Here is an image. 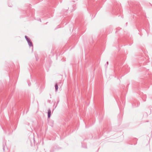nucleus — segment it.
Listing matches in <instances>:
<instances>
[{"label":"nucleus","instance_id":"nucleus-1","mask_svg":"<svg viewBox=\"0 0 152 152\" xmlns=\"http://www.w3.org/2000/svg\"><path fill=\"white\" fill-rule=\"evenodd\" d=\"M51 115V111L50 109L48 110V117L49 118L50 117Z\"/></svg>","mask_w":152,"mask_h":152},{"label":"nucleus","instance_id":"nucleus-2","mask_svg":"<svg viewBox=\"0 0 152 152\" xmlns=\"http://www.w3.org/2000/svg\"><path fill=\"white\" fill-rule=\"evenodd\" d=\"M27 41L29 45L30 46H32V43L28 39Z\"/></svg>","mask_w":152,"mask_h":152},{"label":"nucleus","instance_id":"nucleus-3","mask_svg":"<svg viewBox=\"0 0 152 152\" xmlns=\"http://www.w3.org/2000/svg\"><path fill=\"white\" fill-rule=\"evenodd\" d=\"M55 88L56 90V91H57L58 88V85L57 84H56L55 85Z\"/></svg>","mask_w":152,"mask_h":152}]
</instances>
